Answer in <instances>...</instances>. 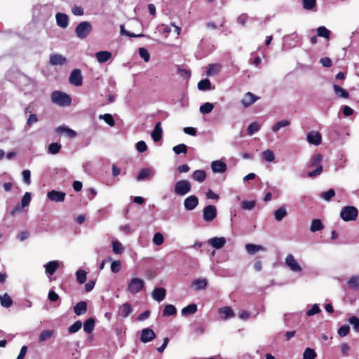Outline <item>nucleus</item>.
<instances>
[{
    "mask_svg": "<svg viewBox=\"0 0 359 359\" xmlns=\"http://www.w3.org/2000/svg\"><path fill=\"white\" fill-rule=\"evenodd\" d=\"M323 161V156L320 154H316L313 155L309 160L308 168H315L313 170L308 172V176L309 177H314L320 175L323 172V165L321 162Z\"/></svg>",
    "mask_w": 359,
    "mask_h": 359,
    "instance_id": "nucleus-1",
    "label": "nucleus"
},
{
    "mask_svg": "<svg viewBox=\"0 0 359 359\" xmlns=\"http://www.w3.org/2000/svg\"><path fill=\"white\" fill-rule=\"evenodd\" d=\"M50 98L53 103L60 107H68L72 102L69 95L60 90L53 91Z\"/></svg>",
    "mask_w": 359,
    "mask_h": 359,
    "instance_id": "nucleus-2",
    "label": "nucleus"
},
{
    "mask_svg": "<svg viewBox=\"0 0 359 359\" xmlns=\"http://www.w3.org/2000/svg\"><path fill=\"white\" fill-rule=\"evenodd\" d=\"M191 189V184L187 180H180L174 184V192L177 196H184L189 194Z\"/></svg>",
    "mask_w": 359,
    "mask_h": 359,
    "instance_id": "nucleus-3",
    "label": "nucleus"
},
{
    "mask_svg": "<svg viewBox=\"0 0 359 359\" xmlns=\"http://www.w3.org/2000/svg\"><path fill=\"white\" fill-rule=\"evenodd\" d=\"M358 215V209L354 206H346L340 212L341 218L345 222L355 221Z\"/></svg>",
    "mask_w": 359,
    "mask_h": 359,
    "instance_id": "nucleus-4",
    "label": "nucleus"
},
{
    "mask_svg": "<svg viewBox=\"0 0 359 359\" xmlns=\"http://www.w3.org/2000/svg\"><path fill=\"white\" fill-rule=\"evenodd\" d=\"M93 29L92 25L88 21L80 22L75 28V34L76 36L81 39H83L91 32Z\"/></svg>",
    "mask_w": 359,
    "mask_h": 359,
    "instance_id": "nucleus-5",
    "label": "nucleus"
},
{
    "mask_svg": "<svg viewBox=\"0 0 359 359\" xmlns=\"http://www.w3.org/2000/svg\"><path fill=\"white\" fill-rule=\"evenodd\" d=\"M144 281L139 278H133L127 285V291L132 294H137L143 290Z\"/></svg>",
    "mask_w": 359,
    "mask_h": 359,
    "instance_id": "nucleus-6",
    "label": "nucleus"
},
{
    "mask_svg": "<svg viewBox=\"0 0 359 359\" xmlns=\"http://www.w3.org/2000/svg\"><path fill=\"white\" fill-rule=\"evenodd\" d=\"M20 85L25 94H33L37 90L36 82L28 77H23L20 81Z\"/></svg>",
    "mask_w": 359,
    "mask_h": 359,
    "instance_id": "nucleus-7",
    "label": "nucleus"
},
{
    "mask_svg": "<svg viewBox=\"0 0 359 359\" xmlns=\"http://www.w3.org/2000/svg\"><path fill=\"white\" fill-rule=\"evenodd\" d=\"M217 215V208L213 205H208L203 210V219L205 222H212L216 218Z\"/></svg>",
    "mask_w": 359,
    "mask_h": 359,
    "instance_id": "nucleus-8",
    "label": "nucleus"
},
{
    "mask_svg": "<svg viewBox=\"0 0 359 359\" xmlns=\"http://www.w3.org/2000/svg\"><path fill=\"white\" fill-rule=\"evenodd\" d=\"M285 264L294 272L299 273L302 271V266L292 254H289L286 256L285 259Z\"/></svg>",
    "mask_w": 359,
    "mask_h": 359,
    "instance_id": "nucleus-9",
    "label": "nucleus"
},
{
    "mask_svg": "<svg viewBox=\"0 0 359 359\" xmlns=\"http://www.w3.org/2000/svg\"><path fill=\"white\" fill-rule=\"evenodd\" d=\"M69 82L77 87L82 85L83 76L80 69H74L72 71L69 77Z\"/></svg>",
    "mask_w": 359,
    "mask_h": 359,
    "instance_id": "nucleus-10",
    "label": "nucleus"
},
{
    "mask_svg": "<svg viewBox=\"0 0 359 359\" xmlns=\"http://www.w3.org/2000/svg\"><path fill=\"white\" fill-rule=\"evenodd\" d=\"M198 198L194 195L187 197L184 201V207L185 210L191 211L194 210L198 205Z\"/></svg>",
    "mask_w": 359,
    "mask_h": 359,
    "instance_id": "nucleus-11",
    "label": "nucleus"
},
{
    "mask_svg": "<svg viewBox=\"0 0 359 359\" xmlns=\"http://www.w3.org/2000/svg\"><path fill=\"white\" fill-rule=\"evenodd\" d=\"M306 140L311 144L319 145L322 142V137L318 131L312 130L308 133Z\"/></svg>",
    "mask_w": 359,
    "mask_h": 359,
    "instance_id": "nucleus-12",
    "label": "nucleus"
},
{
    "mask_svg": "<svg viewBox=\"0 0 359 359\" xmlns=\"http://www.w3.org/2000/svg\"><path fill=\"white\" fill-rule=\"evenodd\" d=\"M66 194L62 191L52 190L47 193L48 198L53 202H62L65 200Z\"/></svg>",
    "mask_w": 359,
    "mask_h": 359,
    "instance_id": "nucleus-13",
    "label": "nucleus"
},
{
    "mask_svg": "<svg viewBox=\"0 0 359 359\" xmlns=\"http://www.w3.org/2000/svg\"><path fill=\"white\" fill-rule=\"evenodd\" d=\"M156 337L155 332L150 328H144L141 331L140 341L143 343H148Z\"/></svg>",
    "mask_w": 359,
    "mask_h": 359,
    "instance_id": "nucleus-14",
    "label": "nucleus"
},
{
    "mask_svg": "<svg viewBox=\"0 0 359 359\" xmlns=\"http://www.w3.org/2000/svg\"><path fill=\"white\" fill-rule=\"evenodd\" d=\"M155 175V171L149 168H145L142 169L138 175L136 177L137 181H142L144 180H149Z\"/></svg>",
    "mask_w": 359,
    "mask_h": 359,
    "instance_id": "nucleus-15",
    "label": "nucleus"
},
{
    "mask_svg": "<svg viewBox=\"0 0 359 359\" xmlns=\"http://www.w3.org/2000/svg\"><path fill=\"white\" fill-rule=\"evenodd\" d=\"M226 240L224 237H214L208 241V243L215 249H221L224 246Z\"/></svg>",
    "mask_w": 359,
    "mask_h": 359,
    "instance_id": "nucleus-16",
    "label": "nucleus"
},
{
    "mask_svg": "<svg viewBox=\"0 0 359 359\" xmlns=\"http://www.w3.org/2000/svg\"><path fill=\"white\" fill-rule=\"evenodd\" d=\"M55 19L57 25L63 29L67 27V26L69 25L68 15L65 13H57L55 15Z\"/></svg>",
    "mask_w": 359,
    "mask_h": 359,
    "instance_id": "nucleus-17",
    "label": "nucleus"
},
{
    "mask_svg": "<svg viewBox=\"0 0 359 359\" xmlns=\"http://www.w3.org/2000/svg\"><path fill=\"white\" fill-rule=\"evenodd\" d=\"M67 59L62 55L55 53L50 56V64L51 65H62L66 63Z\"/></svg>",
    "mask_w": 359,
    "mask_h": 359,
    "instance_id": "nucleus-18",
    "label": "nucleus"
},
{
    "mask_svg": "<svg viewBox=\"0 0 359 359\" xmlns=\"http://www.w3.org/2000/svg\"><path fill=\"white\" fill-rule=\"evenodd\" d=\"M95 57L99 63H104L111 58L112 54L109 51L102 50L97 52Z\"/></svg>",
    "mask_w": 359,
    "mask_h": 359,
    "instance_id": "nucleus-19",
    "label": "nucleus"
},
{
    "mask_svg": "<svg viewBox=\"0 0 359 359\" xmlns=\"http://www.w3.org/2000/svg\"><path fill=\"white\" fill-rule=\"evenodd\" d=\"M213 172L224 173L226 170V164L222 161H215L211 163Z\"/></svg>",
    "mask_w": 359,
    "mask_h": 359,
    "instance_id": "nucleus-20",
    "label": "nucleus"
},
{
    "mask_svg": "<svg viewBox=\"0 0 359 359\" xmlns=\"http://www.w3.org/2000/svg\"><path fill=\"white\" fill-rule=\"evenodd\" d=\"M165 295L166 290L163 287L156 288L151 293L152 298L158 302H162L165 299Z\"/></svg>",
    "mask_w": 359,
    "mask_h": 359,
    "instance_id": "nucleus-21",
    "label": "nucleus"
},
{
    "mask_svg": "<svg viewBox=\"0 0 359 359\" xmlns=\"http://www.w3.org/2000/svg\"><path fill=\"white\" fill-rule=\"evenodd\" d=\"M56 132L57 133H63L70 138H74L76 136V132L65 125H62L57 128Z\"/></svg>",
    "mask_w": 359,
    "mask_h": 359,
    "instance_id": "nucleus-22",
    "label": "nucleus"
},
{
    "mask_svg": "<svg viewBox=\"0 0 359 359\" xmlns=\"http://www.w3.org/2000/svg\"><path fill=\"white\" fill-rule=\"evenodd\" d=\"M163 130L161 122L156 123L154 130L151 131V135L155 142H158L162 137Z\"/></svg>",
    "mask_w": 359,
    "mask_h": 359,
    "instance_id": "nucleus-23",
    "label": "nucleus"
},
{
    "mask_svg": "<svg viewBox=\"0 0 359 359\" xmlns=\"http://www.w3.org/2000/svg\"><path fill=\"white\" fill-rule=\"evenodd\" d=\"M219 314L222 319L226 320L234 316V313L230 306H224L219 309Z\"/></svg>",
    "mask_w": 359,
    "mask_h": 359,
    "instance_id": "nucleus-24",
    "label": "nucleus"
},
{
    "mask_svg": "<svg viewBox=\"0 0 359 359\" xmlns=\"http://www.w3.org/2000/svg\"><path fill=\"white\" fill-rule=\"evenodd\" d=\"M132 311L133 310L130 304L129 303H125L119 307L118 310V315L121 318H126L132 313Z\"/></svg>",
    "mask_w": 359,
    "mask_h": 359,
    "instance_id": "nucleus-25",
    "label": "nucleus"
},
{
    "mask_svg": "<svg viewBox=\"0 0 359 359\" xmlns=\"http://www.w3.org/2000/svg\"><path fill=\"white\" fill-rule=\"evenodd\" d=\"M245 250L250 255H255L259 251H266V248L256 244L248 243L245 245Z\"/></svg>",
    "mask_w": 359,
    "mask_h": 359,
    "instance_id": "nucleus-26",
    "label": "nucleus"
},
{
    "mask_svg": "<svg viewBox=\"0 0 359 359\" xmlns=\"http://www.w3.org/2000/svg\"><path fill=\"white\" fill-rule=\"evenodd\" d=\"M44 267L46 273L49 276H52L59 268V262L57 261H50L46 264Z\"/></svg>",
    "mask_w": 359,
    "mask_h": 359,
    "instance_id": "nucleus-27",
    "label": "nucleus"
},
{
    "mask_svg": "<svg viewBox=\"0 0 359 359\" xmlns=\"http://www.w3.org/2000/svg\"><path fill=\"white\" fill-rule=\"evenodd\" d=\"M258 98L252 93H247L243 100H241V103L245 107H249L252 104H253Z\"/></svg>",
    "mask_w": 359,
    "mask_h": 359,
    "instance_id": "nucleus-28",
    "label": "nucleus"
},
{
    "mask_svg": "<svg viewBox=\"0 0 359 359\" xmlns=\"http://www.w3.org/2000/svg\"><path fill=\"white\" fill-rule=\"evenodd\" d=\"M208 285V280L206 278H198L193 281L192 285L196 290H205Z\"/></svg>",
    "mask_w": 359,
    "mask_h": 359,
    "instance_id": "nucleus-29",
    "label": "nucleus"
},
{
    "mask_svg": "<svg viewBox=\"0 0 359 359\" xmlns=\"http://www.w3.org/2000/svg\"><path fill=\"white\" fill-rule=\"evenodd\" d=\"M333 89H334L335 95L338 97L344 98V99H347L349 97L348 92L346 89L340 87L339 86L334 84L333 86Z\"/></svg>",
    "mask_w": 359,
    "mask_h": 359,
    "instance_id": "nucleus-30",
    "label": "nucleus"
},
{
    "mask_svg": "<svg viewBox=\"0 0 359 359\" xmlns=\"http://www.w3.org/2000/svg\"><path fill=\"white\" fill-rule=\"evenodd\" d=\"M206 172L203 170H196L192 174V179L198 182H203L206 179Z\"/></svg>",
    "mask_w": 359,
    "mask_h": 359,
    "instance_id": "nucleus-31",
    "label": "nucleus"
},
{
    "mask_svg": "<svg viewBox=\"0 0 359 359\" xmlns=\"http://www.w3.org/2000/svg\"><path fill=\"white\" fill-rule=\"evenodd\" d=\"M74 313L77 316L84 314L87 311V304L85 302H79L74 307Z\"/></svg>",
    "mask_w": 359,
    "mask_h": 359,
    "instance_id": "nucleus-32",
    "label": "nucleus"
},
{
    "mask_svg": "<svg viewBox=\"0 0 359 359\" xmlns=\"http://www.w3.org/2000/svg\"><path fill=\"white\" fill-rule=\"evenodd\" d=\"M348 287L353 290H356L359 289V276H352L347 281Z\"/></svg>",
    "mask_w": 359,
    "mask_h": 359,
    "instance_id": "nucleus-33",
    "label": "nucleus"
},
{
    "mask_svg": "<svg viewBox=\"0 0 359 359\" xmlns=\"http://www.w3.org/2000/svg\"><path fill=\"white\" fill-rule=\"evenodd\" d=\"M206 74L209 76H214L218 74L221 69V65L219 64H211L207 67Z\"/></svg>",
    "mask_w": 359,
    "mask_h": 359,
    "instance_id": "nucleus-34",
    "label": "nucleus"
},
{
    "mask_svg": "<svg viewBox=\"0 0 359 359\" xmlns=\"http://www.w3.org/2000/svg\"><path fill=\"white\" fill-rule=\"evenodd\" d=\"M287 215V210L285 206H281L274 212V217L277 222L281 221Z\"/></svg>",
    "mask_w": 359,
    "mask_h": 359,
    "instance_id": "nucleus-35",
    "label": "nucleus"
},
{
    "mask_svg": "<svg viewBox=\"0 0 359 359\" xmlns=\"http://www.w3.org/2000/svg\"><path fill=\"white\" fill-rule=\"evenodd\" d=\"M95 327V320L90 318L87 319L83 323V330L87 334L91 333Z\"/></svg>",
    "mask_w": 359,
    "mask_h": 359,
    "instance_id": "nucleus-36",
    "label": "nucleus"
},
{
    "mask_svg": "<svg viewBox=\"0 0 359 359\" xmlns=\"http://www.w3.org/2000/svg\"><path fill=\"white\" fill-rule=\"evenodd\" d=\"M0 302L1 305L5 308H8L13 304V300L7 293L0 296Z\"/></svg>",
    "mask_w": 359,
    "mask_h": 359,
    "instance_id": "nucleus-37",
    "label": "nucleus"
},
{
    "mask_svg": "<svg viewBox=\"0 0 359 359\" xmlns=\"http://www.w3.org/2000/svg\"><path fill=\"white\" fill-rule=\"evenodd\" d=\"M196 311H197V305L195 304H191L182 309V315L187 316L189 314H194Z\"/></svg>",
    "mask_w": 359,
    "mask_h": 359,
    "instance_id": "nucleus-38",
    "label": "nucleus"
},
{
    "mask_svg": "<svg viewBox=\"0 0 359 359\" xmlns=\"http://www.w3.org/2000/svg\"><path fill=\"white\" fill-rule=\"evenodd\" d=\"M177 313V309L175 306L172 304H168L165 306L163 310V316H175Z\"/></svg>",
    "mask_w": 359,
    "mask_h": 359,
    "instance_id": "nucleus-39",
    "label": "nucleus"
},
{
    "mask_svg": "<svg viewBox=\"0 0 359 359\" xmlns=\"http://www.w3.org/2000/svg\"><path fill=\"white\" fill-rule=\"evenodd\" d=\"M317 36L323 37L327 40L330 39V31L324 26H320L317 29Z\"/></svg>",
    "mask_w": 359,
    "mask_h": 359,
    "instance_id": "nucleus-40",
    "label": "nucleus"
},
{
    "mask_svg": "<svg viewBox=\"0 0 359 359\" xmlns=\"http://www.w3.org/2000/svg\"><path fill=\"white\" fill-rule=\"evenodd\" d=\"M323 229V225L321 221L318 219H313L310 226V231L311 232H316L320 231Z\"/></svg>",
    "mask_w": 359,
    "mask_h": 359,
    "instance_id": "nucleus-41",
    "label": "nucleus"
},
{
    "mask_svg": "<svg viewBox=\"0 0 359 359\" xmlns=\"http://www.w3.org/2000/svg\"><path fill=\"white\" fill-rule=\"evenodd\" d=\"M111 243H112L113 252L115 254H121L123 252L124 248L120 241H118L117 240H114V241H112Z\"/></svg>",
    "mask_w": 359,
    "mask_h": 359,
    "instance_id": "nucleus-42",
    "label": "nucleus"
},
{
    "mask_svg": "<svg viewBox=\"0 0 359 359\" xmlns=\"http://www.w3.org/2000/svg\"><path fill=\"white\" fill-rule=\"evenodd\" d=\"M54 331L50 330H43L39 336V341L40 342L46 341L49 339L53 334Z\"/></svg>",
    "mask_w": 359,
    "mask_h": 359,
    "instance_id": "nucleus-43",
    "label": "nucleus"
},
{
    "mask_svg": "<svg viewBox=\"0 0 359 359\" xmlns=\"http://www.w3.org/2000/svg\"><path fill=\"white\" fill-rule=\"evenodd\" d=\"M263 159L266 162H273L275 160V155L272 150L266 149L262 154Z\"/></svg>",
    "mask_w": 359,
    "mask_h": 359,
    "instance_id": "nucleus-44",
    "label": "nucleus"
},
{
    "mask_svg": "<svg viewBox=\"0 0 359 359\" xmlns=\"http://www.w3.org/2000/svg\"><path fill=\"white\" fill-rule=\"evenodd\" d=\"M76 280L80 284H83L86 281L87 276H86V271H84L83 269H79L76 272Z\"/></svg>",
    "mask_w": 359,
    "mask_h": 359,
    "instance_id": "nucleus-45",
    "label": "nucleus"
},
{
    "mask_svg": "<svg viewBox=\"0 0 359 359\" xmlns=\"http://www.w3.org/2000/svg\"><path fill=\"white\" fill-rule=\"evenodd\" d=\"M290 121L288 120H282L277 122L272 128L273 132H278L281 128L290 126Z\"/></svg>",
    "mask_w": 359,
    "mask_h": 359,
    "instance_id": "nucleus-46",
    "label": "nucleus"
},
{
    "mask_svg": "<svg viewBox=\"0 0 359 359\" xmlns=\"http://www.w3.org/2000/svg\"><path fill=\"white\" fill-rule=\"evenodd\" d=\"M214 109V105L210 102H205L200 107V111L203 114L210 113Z\"/></svg>",
    "mask_w": 359,
    "mask_h": 359,
    "instance_id": "nucleus-47",
    "label": "nucleus"
},
{
    "mask_svg": "<svg viewBox=\"0 0 359 359\" xmlns=\"http://www.w3.org/2000/svg\"><path fill=\"white\" fill-rule=\"evenodd\" d=\"M316 357V353L314 349L311 348H306L303 353L304 359H315Z\"/></svg>",
    "mask_w": 359,
    "mask_h": 359,
    "instance_id": "nucleus-48",
    "label": "nucleus"
},
{
    "mask_svg": "<svg viewBox=\"0 0 359 359\" xmlns=\"http://www.w3.org/2000/svg\"><path fill=\"white\" fill-rule=\"evenodd\" d=\"M198 88L201 90H208L210 89V82L209 79H205L198 83Z\"/></svg>",
    "mask_w": 359,
    "mask_h": 359,
    "instance_id": "nucleus-49",
    "label": "nucleus"
},
{
    "mask_svg": "<svg viewBox=\"0 0 359 359\" xmlns=\"http://www.w3.org/2000/svg\"><path fill=\"white\" fill-rule=\"evenodd\" d=\"M100 119H103L106 123H107L110 126H115V121L112 117V116L109 114H105L103 115L99 116Z\"/></svg>",
    "mask_w": 359,
    "mask_h": 359,
    "instance_id": "nucleus-50",
    "label": "nucleus"
},
{
    "mask_svg": "<svg viewBox=\"0 0 359 359\" xmlns=\"http://www.w3.org/2000/svg\"><path fill=\"white\" fill-rule=\"evenodd\" d=\"M260 129V126L257 122L250 123L248 128V133L249 135H252L255 133L258 132Z\"/></svg>",
    "mask_w": 359,
    "mask_h": 359,
    "instance_id": "nucleus-51",
    "label": "nucleus"
},
{
    "mask_svg": "<svg viewBox=\"0 0 359 359\" xmlns=\"http://www.w3.org/2000/svg\"><path fill=\"white\" fill-rule=\"evenodd\" d=\"M255 205H256L255 201H243L241 203V208L243 210H251L255 207Z\"/></svg>",
    "mask_w": 359,
    "mask_h": 359,
    "instance_id": "nucleus-52",
    "label": "nucleus"
},
{
    "mask_svg": "<svg viewBox=\"0 0 359 359\" xmlns=\"http://www.w3.org/2000/svg\"><path fill=\"white\" fill-rule=\"evenodd\" d=\"M81 326H82L81 322L80 320H77L69 327L68 332L70 334L76 333L81 328Z\"/></svg>",
    "mask_w": 359,
    "mask_h": 359,
    "instance_id": "nucleus-53",
    "label": "nucleus"
},
{
    "mask_svg": "<svg viewBox=\"0 0 359 359\" xmlns=\"http://www.w3.org/2000/svg\"><path fill=\"white\" fill-rule=\"evenodd\" d=\"M164 241V237L160 232L154 233L153 237V243L156 245H161Z\"/></svg>",
    "mask_w": 359,
    "mask_h": 359,
    "instance_id": "nucleus-54",
    "label": "nucleus"
},
{
    "mask_svg": "<svg viewBox=\"0 0 359 359\" xmlns=\"http://www.w3.org/2000/svg\"><path fill=\"white\" fill-rule=\"evenodd\" d=\"M173 151L176 154H186L187 151V147L184 144H180L177 146H175L172 148Z\"/></svg>",
    "mask_w": 359,
    "mask_h": 359,
    "instance_id": "nucleus-55",
    "label": "nucleus"
},
{
    "mask_svg": "<svg viewBox=\"0 0 359 359\" xmlns=\"http://www.w3.org/2000/svg\"><path fill=\"white\" fill-rule=\"evenodd\" d=\"M138 52L140 56L144 60V62H147L149 61L150 54L146 48H140Z\"/></svg>",
    "mask_w": 359,
    "mask_h": 359,
    "instance_id": "nucleus-56",
    "label": "nucleus"
},
{
    "mask_svg": "<svg viewBox=\"0 0 359 359\" xmlns=\"http://www.w3.org/2000/svg\"><path fill=\"white\" fill-rule=\"evenodd\" d=\"M61 149V145L59 143H51L48 147V151L52 154H57Z\"/></svg>",
    "mask_w": 359,
    "mask_h": 359,
    "instance_id": "nucleus-57",
    "label": "nucleus"
},
{
    "mask_svg": "<svg viewBox=\"0 0 359 359\" xmlns=\"http://www.w3.org/2000/svg\"><path fill=\"white\" fill-rule=\"evenodd\" d=\"M335 195V191L334 189H330L327 191L322 192L320 194V197L325 201H330L331 198H332Z\"/></svg>",
    "mask_w": 359,
    "mask_h": 359,
    "instance_id": "nucleus-58",
    "label": "nucleus"
},
{
    "mask_svg": "<svg viewBox=\"0 0 359 359\" xmlns=\"http://www.w3.org/2000/svg\"><path fill=\"white\" fill-rule=\"evenodd\" d=\"M31 199H32L31 194L29 192H26L24 194L22 198V201H21L22 208H25V207L27 206L30 203Z\"/></svg>",
    "mask_w": 359,
    "mask_h": 359,
    "instance_id": "nucleus-59",
    "label": "nucleus"
},
{
    "mask_svg": "<svg viewBox=\"0 0 359 359\" xmlns=\"http://www.w3.org/2000/svg\"><path fill=\"white\" fill-rule=\"evenodd\" d=\"M316 0H302L304 8L311 10L316 6Z\"/></svg>",
    "mask_w": 359,
    "mask_h": 359,
    "instance_id": "nucleus-60",
    "label": "nucleus"
},
{
    "mask_svg": "<svg viewBox=\"0 0 359 359\" xmlns=\"http://www.w3.org/2000/svg\"><path fill=\"white\" fill-rule=\"evenodd\" d=\"M321 311L320 309L319 308L318 304H315L312 306L311 309L307 311L306 315L308 316H312L315 314H317Z\"/></svg>",
    "mask_w": 359,
    "mask_h": 359,
    "instance_id": "nucleus-61",
    "label": "nucleus"
},
{
    "mask_svg": "<svg viewBox=\"0 0 359 359\" xmlns=\"http://www.w3.org/2000/svg\"><path fill=\"white\" fill-rule=\"evenodd\" d=\"M348 322L353 326L356 332H359V318L355 316H352L348 319Z\"/></svg>",
    "mask_w": 359,
    "mask_h": 359,
    "instance_id": "nucleus-62",
    "label": "nucleus"
},
{
    "mask_svg": "<svg viewBox=\"0 0 359 359\" xmlns=\"http://www.w3.org/2000/svg\"><path fill=\"white\" fill-rule=\"evenodd\" d=\"M349 330H350L349 325H344L339 328L338 334L341 337H345L348 334Z\"/></svg>",
    "mask_w": 359,
    "mask_h": 359,
    "instance_id": "nucleus-63",
    "label": "nucleus"
},
{
    "mask_svg": "<svg viewBox=\"0 0 359 359\" xmlns=\"http://www.w3.org/2000/svg\"><path fill=\"white\" fill-rule=\"evenodd\" d=\"M121 270V262L120 261H113L111 264V271L114 273H118Z\"/></svg>",
    "mask_w": 359,
    "mask_h": 359,
    "instance_id": "nucleus-64",
    "label": "nucleus"
}]
</instances>
